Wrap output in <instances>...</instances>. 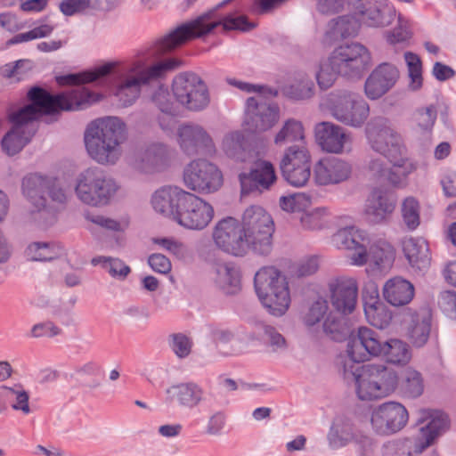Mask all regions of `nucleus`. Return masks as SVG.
<instances>
[{
  "label": "nucleus",
  "mask_w": 456,
  "mask_h": 456,
  "mask_svg": "<svg viewBox=\"0 0 456 456\" xmlns=\"http://www.w3.org/2000/svg\"><path fill=\"white\" fill-rule=\"evenodd\" d=\"M116 64L105 63L94 69L70 73L56 77L60 86H77L67 93L53 94L41 86H32L27 98L29 103L9 115L12 128L3 137L1 146L8 156L19 153L31 140L35 130L28 125L45 115H55L62 110H78L99 101L100 96L82 85L100 82L112 74Z\"/></svg>",
  "instance_id": "nucleus-1"
},
{
  "label": "nucleus",
  "mask_w": 456,
  "mask_h": 456,
  "mask_svg": "<svg viewBox=\"0 0 456 456\" xmlns=\"http://www.w3.org/2000/svg\"><path fill=\"white\" fill-rule=\"evenodd\" d=\"M232 1V0H224L216 5V9L203 13L195 20L178 26L167 35L156 41L149 49L148 54L151 57L159 59L162 55L175 50L193 38L208 35L219 25H223L225 30L232 29L242 32H248L255 28L256 24L249 21L246 15L235 16L233 14H228L224 17L223 20H210L216 9L224 6Z\"/></svg>",
  "instance_id": "nucleus-2"
},
{
  "label": "nucleus",
  "mask_w": 456,
  "mask_h": 456,
  "mask_svg": "<svg viewBox=\"0 0 456 456\" xmlns=\"http://www.w3.org/2000/svg\"><path fill=\"white\" fill-rule=\"evenodd\" d=\"M126 138V125L117 117L92 121L84 136L89 156L99 164H115L120 156L119 145Z\"/></svg>",
  "instance_id": "nucleus-3"
},
{
  "label": "nucleus",
  "mask_w": 456,
  "mask_h": 456,
  "mask_svg": "<svg viewBox=\"0 0 456 456\" xmlns=\"http://www.w3.org/2000/svg\"><path fill=\"white\" fill-rule=\"evenodd\" d=\"M417 424H423L418 440L403 438L389 441L384 444V455L418 456L449 428L450 421L448 415L441 411L423 409L419 411Z\"/></svg>",
  "instance_id": "nucleus-4"
},
{
  "label": "nucleus",
  "mask_w": 456,
  "mask_h": 456,
  "mask_svg": "<svg viewBox=\"0 0 456 456\" xmlns=\"http://www.w3.org/2000/svg\"><path fill=\"white\" fill-rule=\"evenodd\" d=\"M344 376L354 382L357 396L370 401L388 395L397 387L396 372L384 364L350 365L344 363Z\"/></svg>",
  "instance_id": "nucleus-5"
},
{
  "label": "nucleus",
  "mask_w": 456,
  "mask_h": 456,
  "mask_svg": "<svg viewBox=\"0 0 456 456\" xmlns=\"http://www.w3.org/2000/svg\"><path fill=\"white\" fill-rule=\"evenodd\" d=\"M181 65L182 61L175 57L160 60L150 66L145 60L134 61L126 69L132 76L122 81L115 91L120 105H132L139 97L142 86L165 77L168 72L177 69Z\"/></svg>",
  "instance_id": "nucleus-6"
},
{
  "label": "nucleus",
  "mask_w": 456,
  "mask_h": 456,
  "mask_svg": "<svg viewBox=\"0 0 456 456\" xmlns=\"http://www.w3.org/2000/svg\"><path fill=\"white\" fill-rule=\"evenodd\" d=\"M118 190L117 181L99 167H89L80 173L75 187L79 200L95 208L109 205Z\"/></svg>",
  "instance_id": "nucleus-7"
},
{
  "label": "nucleus",
  "mask_w": 456,
  "mask_h": 456,
  "mask_svg": "<svg viewBox=\"0 0 456 456\" xmlns=\"http://www.w3.org/2000/svg\"><path fill=\"white\" fill-rule=\"evenodd\" d=\"M241 226L249 248L257 255L267 256L273 248L274 223L260 206H250L243 215Z\"/></svg>",
  "instance_id": "nucleus-8"
},
{
  "label": "nucleus",
  "mask_w": 456,
  "mask_h": 456,
  "mask_svg": "<svg viewBox=\"0 0 456 456\" xmlns=\"http://www.w3.org/2000/svg\"><path fill=\"white\" fill-rule=\"evenodd\" d=\"M173 94L183 108L200 112L210 104V94L205 81L194 72H181L172 82Z\"/></svg>",
  "instance_id": "nucleus-9"
},
{
  "label": "nucleus",
  "mask_w": 456,
  "mask_h": 456,
  "mask_svg": "<svg viewBox=\"0 0 456 456\" xmlns=\"http://www.w3.org/2000/svg\"><path fill=\"white\" fill-rule=\"evenodd\" d=\"M365 132L371 149L386 159L395 160L404 153L402 137L388 118L383 116L371 118Z\"/></svg>",
  "instance_id": "nucleus-10"
},
{
  "label": "nucleus",
  "mask_w": 456,
  "mask_h": 456,
  "mask_svg": "<svg viewBox=\"0 0 456 456\" xmlns=\"http://www.w3.org/2000/svg\"><path fill=\"white\" fill-rule=\"evenodd\" d=\"M331 115L338 122L352 127H361L370 114L369 104L358 94L337 91L329 98Z\"/></svg>",
  "instance_id": "nucleus-11"
},
{
  "label": "nucleus",
  "mask_w": 456,
  "mask_h": 456,
  "mask_svg": "<svg viewBox=\"0 0 456 456\" xmlns=\"http://www.w3.org/2000/svg\"><path fill=\"white\" fill-rule=\"evenodd\" d=\"M21 191L24 197L33 208L32 212H49L46 194L53 202L63 204L67 197L55 181L48 176L38 174H29L23 177Z\"/></svg>",
  "instance_id": "nucleus-12"
},
{
  "label": "nucleus",
  "mask_w": 456,
  "mask_h": 456,
  "mask_svg": "<svg viewBox=\"0 0 456 456\" xmlns=\"http://www.w3.org/2000/svg\"><path fill=\"white\" fill-rule=\"evenodd\" d=\"M187 188L200 193H212L223 184V175L213 163L204 159L192 160L183 170Z\"/></svg>",
  "instance_id": "nucleus-13"
},
{
  "label": "nucleus",
  "mask_w": 456,
  "mask_h": 456,
  "mask_svg": "<svg viewBox=\"0 0 456 456\" xmlns=\"http://www.w3.org/2000/svg\"><path fill=\"white\" fill-rule=\"evenodd\" d=\"M330 57L340 76L350 78L360 77L370 63L368 49L359 43L342 45Z\"/></svg>",
  "instance_id": "nucleus-14"
},
{
  "label": "nucleus",
  "mask_w": 456,
  "mask_h": 456,
  "mask_svg": "<svg viewBox=\"0 0 456 456\" xmlns=\"http://www.w3.org/2000/svg\"><path fill=\"white\" fill-rule=\"evenodd\" d=\"M384 339L374 330L362 326L350 332L347 342V356L350 365H360L370 356H379L382 354Z\"/></svg>",
  "instance_id": "nucleus-15"
},
{
  "label": "nucleus",
  "mask_w": 456,
  "mask_h": 456,
  "mask_svg": "<svg viewBox=\"0 0 456 456\" xmlns=\"http://www.w3.org/2000/svg\"><path fill=\"white\" fill-rule=\"evenodd\" d=\"M213 239L220 249L235 256H244L249 248L242 226L234 217L220 220L215 226Z\"/></svg>",
  "instance_id": "nucleus-16"
},
{
  "label": "nucleus",
  "mask_w": 456,
  "mask_h": 456,
  "mask_svg": "<svg viewBox=\"0 0 456 456\" xmlns=\"http://www.w3.org/2000/svg\"><path fill=\"white\" fill-rule=\"evenodd\" d=\"M280 109L276 104L268 103L263 95L248 98L244 123L252 133L265 132L278 121Z\"/></svg>",
  "instance_id": "nucleus-17"
},
{
  "label": "nucleus",
  "mask_w": 456,
  "mask_h": 456,
  "mask_svg": "<svg viewBox=\"0 0 456 456\" xmlns=\"http://www.w3.org/2000/svg\"><path fill=\"white\" fill-rule=\"evenodd\" d=\"M408 419V411L403 404L387 402L372 411L370 423L378 435L389 436L403 429Z\"/></svg>",
  "instance_id": "nucleus-18"
},
{
  "label": "nucleus",
  "mask_w": 456,
  "mask_h": 456,
  "mask_svg": "<svg viewBox=\"0 0 456 456\" xmlns=\"http://www.w3.org/2000/svg\"><path fill=\"white\" fill-rule=\"evenodd\" d=\"M213 216L214 208L209 203L193 193L187 192L175 221L185 228L202 230L208 225Z\"/></svg>",
  "instance_id": "nucleus-19"
},
{
  "label": "nucleus",
  "mask_w": 456,
  "mask_h": 456,
  "mask_svg": "<svg viewBox=\"0 0 456 456\" xmlns=\"http://www.w3.org/2000/svg\"><path fill=\"white\" fill-rule=\"evenodd\" d=\"M241 196L259 195L270 190L277 176L273 165L266 160L256 161L248 172L239 175Z\"/></svg>",
  "instance_id": "nucleus-20"
},
{
  "label": "nucleus",
  "mask_w": 456,
  "mask_h": 456,
  "mask_svg": "<svg viewBox=\"0 0 456 456\" xmlns=\"http://www.w3.org/2000/svg\"><path fill=\"white\" fill-rule=\"evenodd\" d=\"M355 14L369 27H386L395 20L396 12L388 0H354L351 3Z\"/></svg>",
  "instance_id": "nucleus-21"
},
{
  "label": "nucleus",
  "mask_w": 456,
  "mask_h": 456,
  "mask_svg": "<svg viewBox=\"0 0 456 456\" xmlns=\"http://www.w3.org/2000/svg\"><path fill=\"white\" fill-rule=\"evenodd\" d=\"M352 165L337 157L320 159L314 167V178L317 184L328 186L346 182L352 175Z\"/></svg>",
  "instance_id": "nucleus-22"
},
{
  "label": "nucleus",
  "mask_w": 456,
  "mask_h": 456,
  "mask_svg": "<svg viewBox=\"0 0 456 456\" xmlns=\"http://www.w3.org/2000/svg\"><path fill=\"white\" fill-rule=\"evenodd\" d=\"M182 150L189 156L212 154L216 148L211 136L200 125L184 124L178 129Z\"/></svg>",
  "instance_id": "nucleus-23"
},
{
  "label": "nucleus",
  "mask_w": 456,
  "mask_h": 456,
  "mask_svg": "<svg viewBox=\"0 0 456 456\" xmlns=\"http://www.w3.org/2000/svg\"><path fill=\"white\" fill-rule=\"evenodd\" d=\"M174 151L161 142H153L138 151L134 167L143 173L165 170L170 166Z\"/></svg>",
  "instance_id": "nucleus-24"
},
{
  "label": "nucleus",
  "mask_w": 456,
  "mask_h": 456,
  "mask_svg": "<svg viewBox=\"0 0 456 456\" xmlns=\"http://www.w3.org/2000/svg\"><path fill=\"white\" fill-rule=\"evenodd\" d=\"M330 304L341 315L352 314L356 306L358 287L356 281L347 278H337L329 284Z\"/></svg>",
  "instance_id": "nucleus-25"
},
{
  "label": "nucleus",
  "mask_w": 456,
  "mask_h": 456,
  "mask_svg": "<svg viewBox=\"0 0 456 456\" xmlns=\"http://www.w3.org/2000/svg\"><path fill=\"white\" fill-rule=\"evenodd\" d=\"M399 77V70L394 64L380 63L365 81L366 96L370 100L379 99L395 86Z\"/></svg>",
  "instance_id": "nucleus-26"
},
{
  "label": "nucleus",
  "mask_w": 456,
  "mask_h": 456,
  "mask_svg": "<svg viewBox=\"0 0 456 456\" xmlns=\"http://www.w3.org/2000/svg\"><path fill=\"white\" fill-rule=\"evenodd\" d=\"M354 265H364L367 263L373 264L379 269L391 265L395 258L392 245L385 240H378L360 248V252H354L351 256Z\"/></svg>",
  "instance_id": "nucleus-27"
},
{
  "label": "nucleus",
  "mask_w": 456,
  "mask_h": 456,
  "mask_svg": "<svg viewBox=\"0 0 456 456\" xmlns=\"http://www.w3.org/2000/svg\"><path fill=\"white\" fill-rule=\"evenodd\" d=\"M406 317L409 340L414 346L422 347L428 342L431 331V310L428 306L416 310L408 308Z\"/></svg>",
  "instance_id": "nucleus-28"
},
{
  "label": "nucleus",
  "mask_w": 456,
  "mask_h": 456,
  "mask_svg": "<svg viewBox=\"0 0 456 456\" xmlns=\"http://www.w3.org/2000/svg\"><path fill=\"white\" fill-rule=\"evenodd\" d=\"M187 192L177 186H163L153 193L152 207L156 212L175 220Z\"/></svg>",
  "instance_id": "nucleus-29"
},
{
  "label": "nucleus",
  "mask_w": 456,
  "mask_h": 456,
  "mask_svg": "<svg viewBox=\"0 0 456 456\" xmlns=\"http://www.w3.org/2000/svg\"><path fill=\"white\" fill-rule=\"evenodd\" d=\"M315 138L322 149L330 153L343 151L347 135L344 129L331 122H322L316 125Z\"/></svg>",
  "instance_id": "nucleus-30"
},
{
  "label": "nucleus",
  "mask_w": 456,
  "mask_h": 456,
  "mask_svg": "<svg viewBox=\"0 0 456 456\" xmlns=\"http://www.w3.org/2000/svg\"><path fill=\"white\" fill-rule=\"evenodd\" d=\"M166 393L171 402L179 406L193 409L202 403L205 396L203 388L195 382L179 383L169 387Z\"/></svg>",
  "instance_id": "nucleus-31"
},
{
  "label": "nucleus",
  "mask_w": 456,
  "mask_h": 456,
  "mask_svg": "<svg viewBox=\"0 0 456 456\" xmlns=\"http://www.w3.org/2000/svg\"><path fill=\"white\" fill-rule=\"evenodd\" d=\"M395 197L393 192L381 188L374 189L366 205V214L371 222L380 223L390 215L395 208Z\"/></svg>",
  "instance_id": "nucleus-32"
},
{
  "label": "nucleus",
  "mask_w": 456,
  "mask_h": 456,
  "mask_svg": "<svg viewBox=\"0 0 456 456\" xmlns=\"http://www.w3.org/2000/svg\"><path fill=\"white\" fill-rule=\"evenodd\" d=\"M414 286L409 281L396 276L386 281L383 287L385 300L394 306L408 305L414 297Z\"/></svg>",
  "instance_id": "nucleus-33"
},
{
  "label": "nucleus",
  "mask_w": 456,
  "mask_h": 456,
  "mask_svg": "<svg viewBox=\"0 0 456 456\" xmlns=\"http://www.w3.org/2000/svg\"><path fill=\"white\" fill-rule=\"evenodd\" d=\"M353 11V14L339 16L330 20L329 29L325 33L327 40L338 41L357 35L362 21L361 16L355 14L354 9Z\"/></svg>",
  "instance_id": "nucleus-34"
},
{
  "label": "nucleus",
  "mask_w": 456,
  "mask_h": 456,
  "mask_svg": "<svg viewBox=\"0 0 456 456\" xmlns=\"http://www.w3.org/2000/svg\"><path fill=\"white\" fill-rule=\"evenodd\" d=\"M263 306L274 316L283 315L290 304V295L288 282L276 285L267 291V296L257 295Z\"/></svg>",
  "instance_id": "nucleus-35"
},
{
  "label": "nucleus",
  "mask_w": 456,
  "mask_h": 456,
  "mask_svg": "<svg viewBox=\"0 0 456 456\" xmlns=\"http://www.w3.org/2000/svg\"><path fill=\"white\" fill-rule=\"evenodd\" d=\"M355 438L353 422L342 416L336 417L327 434L329 445L332 449H339L346 446Z\"/></svg>",
  "instance_id": "nucleus-36"
},
{
  "label": "nucleus",
  "mask_w": 456,
  "mask_h": 456,
  "mask_svg": "<svg viewBox=\"0 0 456 456\" xmlns=\"http://www.w3.org/2000/svg\"><path fill=\"white\" fill-rule=\"evenodd\" d=\"M215 283L225 295H235L241 289L240 269L232 264L218 265L216 267Z\"/></svg>",
  "instance_id": "nucleus-37"
},
{
  "label": "nucleus",
  "mask_w": 456,
  "mask_h": 456,
  "mask_svg": "<svg viewBox=\"0 0 456 456\" xmlns=\"http://www.w3.org/2000/svg\"><path fill=\"white\" fill-rule=\"evenodd\" d=\"M403 250L410 265L419 271L427 269L430 265L428 243L423 239L410 238L403 241Z\"/></svg>",
  "instance_id": "nucleus-38"
},
{
  "label": "nucleus",
  "mask_w": 456,
  "mask_h": 456,
  "mask_svg": "<svg viewBox=\"0 0 456 456\" xmlns=\"http://www.w3.org/2000/svg\"><path fill=\"white\" fill-rule=\"evenodd\" d=\"M333 242L338 248L360 252V248L370 243V238L364 231L349 226L338 230L333 236Z\"/></svg>",
  "instance_id": "nucleus-39"
},
{
  "label": "nucleus",
  "mask_w": 456,
  "mask_h": 456,
  "mask_svg": "<svg viewBox=\"0 0 456 456\" xmlns=\"http://www.w3.org/2000/svg\"><path fill=\"white\" fill-rule=\"evenodd\" d=\"M364 314L368 322L379 330H384L392 321V314L387 306L379 301V297H371L363 304Z\"/></svg>",
  "instance_id": "nucleus-40"
},
{
  "label": "nucleus",
  "mask_w": 456,
  "mask_h": 456,
  "mask_svg": "<svg viewBox=\"0 0 456 456\" xmlns=\"http://www.w3.org/2000/svg\"><path fill=\"white\" fill-rule=\"evenodd\" d=\"M397 387L403 396L407 398H417L423 394L424 380L419 371L407 368L398 378Z\"/></svg>",
  "instance_id": "nucleus-41"
},
{
  "label": "nucleus",
  "mask_w": 456,
  "mask_h": 456,
  "mask_svg": "<svg viewBox=\"0 0 456 456\" xmlns=\"http://www.w3.org/2000/svg\"><path fill=\"white\" fill-rule=\"evenodd\" d=\"M285 276L273 266H265L256 272L254 277V286L256 295L267 296V291L278 284L286 282Z\"/></svg>",
  "instance_id": "nucleus-42"
},
{
  "label": "nucleus",
  "mask_w": 456,
  "mask_h": 456,
  "mask_svg": "<svg viewBox=\"0 0 456 456\" xmlns=\"http://www.w3.org/2000/svg\"><path fill=\"white\" fill-rule=\"evenodd\" d=\"M381 355L387 362L401 365L408 363L411 357L409 346L396 338L385 341Z\"/></svg>",
  "instance_id": "nucleus-43"
},
{
  "label": "nucleus",
  "mask_w": 456,
  "mask_h": 456,
  "mask_svg": "<svg viewBox=\"0 0 456 456\" xmlns=\"http://www.w3.org/2000/svg\"><path fill=\"white\" fill-rule=\"evenodd\" d=\"M311 166L310 155L304 145L293 144L288 147L280 161V169L281 173L288 167V169L293 170L301 166Z\"/></svg>",
  "instance_id": "nucleus-44"
},
{
  "label": "nucleus",
  "mask_w": 456,
  "mask_h": 456,
  "mask_svg": "<svg viewBox=\"0 0 456 456\" xmlns=\"http://www.w3.org/2000/svg\"><path fill=\"white\" fill-rule=\"evenodd\" d=\"M387 160L393 164V167H389L384 179L394 185H399L416 168L415 165L405 158L404 153L400 155L398 159Z\"/></svg>",
  "instance_id": "nucleus-45"
},
{
  "label": "nucleus",
  "mask_w": 456,
  "mask_h": 456,
  "mask_svg": "<svg viewBox=\"0 0 456 456\" xmlns=\"http://www.w3.org/2000/svg\"><path fill=\"white\" fill-rule=\"evenodd\" d=\"M304 127L300 121L289 118L285 121L283 126L275 135L274 142L276 144H282L289 142H298V144L303 145Z\"/></svg>",
  "instance_id": "nucleus-46"
},
{
  "label": "nucleus",
  "mask_w": 456,
  "mask_h": 456,
  "mask_svg": "<svg viewBox=\"0 0 456 456\" xmlns=\"http://www.w3.org/2000/svg\"><path fill=\"white\" fill-rule=\"evenodd\" d=\"M255 332L258 338L272 346L273 351L287 347L284 337L273 326L258 322L255 324Z\"/></svg>",
  "instance_id": "nucleus-47"
},
{
  "label": "nucleus",
  "mask_w": 456,
  "mask_h": 456,
  "mask_svg": "<svg viewBox=\"0 0 456 456\" xmlns=\"http://www.w3.org/2000/svg\"><path fill=\"white\" fill-rule=\"evenodd\" d=\"M344 316L338 317L330 314L323 322V330L332 340L342 341L350 335Z\"/></svg>",
  "instance_id": "nucleus-48"
},
{
  "label": "nucleus",
  "mask_w": 456,
  "mask_h": 456,
  "mask_svg": "<svg viewBox=\"0 0 456 456\" xmlns=\"http://www.w3.org/2000/svg\"><path fill=\"white\" fill-rule=\"evenodd\" d=\"M3 394L6 404L11 403V406L14 411H20L23 414H29L31 410L28 400L29 395L25 390H16L12 387L2 386Z\"/></svg>",
  "instance_id": "nucleus-49"
},
{
  "label": "nucleus",
  "mask_w": 456,
  "mask_h": 456,
  "mask_svg": "<svg viewBox=\"0 0 456 456\" xmlns=\"http://www.w3.org/2000/svg\"><path fill=\"white\" fill-rule=\"evenodd\" d=\"M245 137L241 132L227 134L223 140V150L229 158L242 159Z\"/></svg>",
  "instance_id": "nucleus-50"
},
{
  "label": "nucleus",
  "mask_w": 456,
  "mask_h": 456,
  "mask_svg": "<svg viewBox=\"0 0 456 456\" xmlns=\"http://www.w3.org/2000/svg\"><path fill=\"white\" fill-rule=\"evenodd\" d=\"M26 256L31 261H52L58 257L53 251V244L47 242H33L26 249Z\"/></svg>",
  "instance_id": "nucleus-51"
},
{
  "label": "nucleus",
  "mask_w": 456,
  "mask_h": 456,
  "mask_svg": "<svg viewBox=\"0 0 456 456\" xmlns=\"http://www.w3.org/2000/svg\"><path fill=\"white\" fill-rule=\"evenodd\" d=\"M99 264H102V267L105 268L112 277L125 279L131 272L130 267L118 258L97 256L92 259V265H97Z\"/></svg>",
  "instance_id": "nucleus-52"
},
{
  "label": "nucleus",
  "mask_w": 456,
  "mask_h": 456,
  "mask_svg": "<svg viewBox=\"0 0 456 456\" xmlns=\"http://www.w3.org/2000/svg\"><path fill=\"white\" fill-rule=\"evenodd\" d=\"M404 60L407 64L409 77L411 78L410 87L412 90H419L422 86V62L420 58L411 52L404 53Z\"/></svg>",
  "instance_id": "nucleus-53"
},
{
  "label": "nucleus",
  "mask_w": 456,
  "mask_h": 456,
  "mask_svg": "<svg viewBox=\"0 0 456 456\" xmlns=\"http://www.w3.org/2000/svg\"><path fill=\"white\" fill-rule=\"evenodd\" d=\"M403 220L411 231L415 230L420 223L419 204L413 197L406 198L402 204Z\"/></svg>",
  "instance_id": "nucleus-54"
},
{
  "label": "nucleus",
  "mask_w": 456,
  "mask_h": 456,
  "mask_svg": "<svg viewBox=\"0 0 456 456\" xmlns=\"http://www.w3.org/2000/svg\"><path fill=\"white\" fill-rule=\"evenodd\" d=\"M151 101L163 114L169 116L177 115V108L171 99L167 87L163 85L159 86L153 93Z\"/></svg>",
  "instance_id": "nucleus-55"
},
{
  "label": "nucleus",
  "mask_w": 456,
  "mask_h": 456,
  "mask_svg": "<svg viewBox=\"0 0 456 456\" xmlns=\"http://www.w3.org/2000/svg\"><path fill=\"white\" fill-rule=\"evenodd\" d=\"M167 343L173 353L180 359L186 358L191 352L192 341L183 333H172Z\"/></svg>",
  "instance_id": "nucleus-56"
},
{
  "label": "nucleus",
  "mask_w": 456,
  "mask_h": 456,
  "mask_svg": "<svg viewBox=\"0 0 456 456\" xmlns=\"http://www.w3.org/2000/svg\"><path fill=\"white\" fill-rule=\"evenodd\" d=\"M340 75L338 70L331 62V58L320 63L319 70L316 73V80L321 89L330 88L335 82L337 76Z\"/></svg>",
  "instance_id": "nucleus-57"
},
{
  "label": "nucleus",
  "mask_w": 456,
  "mask_h": 456,
  "mask_svg": "<svg viewBox=\"0 0 456 456\" xmlns=\"http://www.w3.org/2000/svg\"><path fill=\"white\" fill-rule=\"evenodd\" d=\"M310 197L305 193H295L289 196H282L280 199L281 208L291 213L302 212L309 207Z\"/></svg>",
  "instance_id": "nucleus-58"
},
{
  "label": "nucleus",
  "mask_w": 456,
  "mask_h": 456,
  "mask_svg": "<svg viewBox=\"0 0 456 456\" xmlns=\"http://www.w3.org/2000/svg\"><path fill=\"white\" fill-rule=\"evenodd\" d=\"M436 107L431 104L426 108L418 109L413 115V118L417 126L422 132H430L436 120Z\"/></svg>",
  "instance_id": "nucleus-59"
},
{
  "label": "nucleus",
  "mask_w": 456,
  "mask_h": 456,
  "mask_svg": "<svg viewBox=\"0 0 456 456\" xmlns=\"http://www.w3.org/2000/svg\"><path fill=\"white\" fill-rule=\"evenodd\" d=\"M283 178L292 186L301 187L306 184L311 176V166L305 165L293 170L288 169V167L281 173Z\"/></svg>",
  "instance_id": "nucleus-60"
},
{
  "label": "nucleus",
  "mask_w": 456,
  "mask_h": 456,
  "mask_svg": "<svg viewBox=\"0 0 456 456\" xmlns=\"http://www.w3.org/2000/svg\"><path fill=\"white\" fill-rule=\"evenodd\" d=\"M314 85L312 81H301L286 89V94L293 100H305L314 95Z\"/></svg>",
  "instance_id": "nucleus-61"
},
{
  "label": "nucleus",
  "mask_w": 456,
  "mask_h": 456,
  "mask_svg": "<svg viewBox=\"0 0 456 456\" xmlns=\"http://www.w3.org/2000/svg\"><path fill=\"white\" fill-rule=\"evenodd\" d=\"M328 310V303L324 299H318L312 304L308 312L304 317L305 323L307 326H314L319 322Z\"/></svg>",
  "instance_id": "nucleus-62"
},
{
  "label": "nucleus",
  "mask_w": 456,
  "mask_h": 456,
  "mask_svg": "<svg viewBox=\"0 0 456 456\" xmlns=\"http://www.w3.org/2000/svg\"><path fill=\"white\" fill-rule=\"evenodd\" d=\"M226 81L230 86H232L246 93H258L259 95L265 94L273 96L277 95V90L267 86L253 85L248 82L237 80L235 78H227Z\"/></svg>",
  "instance_id": "nucleus-63"
},
{
  "label": "nucleus",
  "mask_w": 456,
  "mask_h": 456,
  "mask_svg": "<svg viewBox=\"0 0 456 456\" xmlns=\"http://www.w3.org/2000/svg\"><path fill=\"white\" fill-rule=\"evenodd\" d=\"M59 8L65 16H72L87 8H92L91 0H62Z\"/></svg>",
  "instance_id": "nucleus-64"
}]
</instances>
